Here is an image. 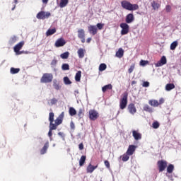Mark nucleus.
Listing matches in <instances>:
<instances>
[{
	"mask_svg": "<svg viewBox=\"0 0 181 181\" xmlns=\"http://www.w3.org/2000/svg\"><path fill=\"white\" fill-rule=\"evenodd\" d=\"M49 130L48 132V136L50 141H53V131L57 129L56 128V126L53 124V122H54V114H49Z\"/></svg>",
	"mask_w": 181,
	"mask_h": 181,
	"instance_id": "nucleus-1",
	"label": "nucleus"
},
{
	"mask_svg": "<svg viewBox=\"0 0 181 181\" xmlns=\"http://www.w3.org/2000/svg\"><path fill=\"white\" fill-rule=\"evenodd\" d=\"M122 7L127 11H138L139 6L138 4H132L127 0H124L121 2Z\"/></svg>",
	"mask_w": 181,
	"mask_h": 181,
	"instance_id": "nucleus-2",
	"label": "nucleus"
},
{
	"mask_svg": "<svg viewBox=\"0 0 181 181\" xmlns=\"http://www.w3.org/2000/svg\"><path fill=\"white\" fill-rule=\"evenodd\" d=\"M52 81H53V74L52 73L43 74L40 78V83H52Z\"/></svg>",
	"mask_w": 181,
	"mask_h": 181,
	"instance_id": "nucleus-3",
	"label": "nucleus"
},
{
	"mask_svg": "<svg viewBox=\"0 0 181 181\" xmlns=\"http://www.w3.org/2000/svg\"><path fill=\"white\" fill-rule=\"evenodd\" d=\"M128 104V92H124L122 94V98L119 102V107L121 110H124L127 107V105Z\"/></svg>",
	"mask_w": 181,
	"mask_h": 181,
	"instance_id": "nucleus-4",
	"label": "nucleus"
},
{
	"mask_svg": "<svg viewBox=\"0 0 181 181\" xmlns=\"http://www.w3.org/2000/svg\"><path fill=\"white\" fill-rule=\"evenodd\" d=\"M165 103V98H161L159 99V101H158L157 100H150L148 101V104L151 106V107H159V105H162V104Z\"/></svg>",
	"mask_w": 181,
	"mask_h": 181,
	"instance_id": "nucleus-5",
	"label": "nucleus"
},
{
	"mask_svg": "<svg viewBox=\"0 0 181 181\" xmlns=\"http://www.w3.org/2000/svg\"><path fill=\"white\" fill-rule=\"evenodd\" d=\"M50 16H52V13H50V12L47 11H40L37 16L36 18L37 19H47L49 18H50Z\"/></svg>",
	"mask_w": 181,
	"mask_h": 181,
	"instance_id": "nucleus-6",
	"label": "nucleus"
},
{
	"mask_svg": "<svg viewBox=\"0 0 181 181\" xmlns=\"http://www.w3.org/2000/svg\"><path fill=\"white\" fill-rule=\"evenodd\" d=\"M159 172H163L168 168V162L165 160H160L157 162Z\"/></svg>",
	"mask_w": 181,
	"mask_h": 181,
	"instance_id": "nucleus-7",
	"label": "nucleus"
},
{
	"mask_svg": "<svg viewBox=\"0 0 181 181\" xmlns=\"http://www.w3.org/2000/svg\"><path fill=\"white\" fill-rule=\"evenodd\" d=\"M24 45H25V42L21 41L15 45V47H13V50L16 54H18V55L22 54V52H21V49L23 47Z\"/></svg>",
	"mask_w": 181,
	"mask_h": 181,
	"instance_id": "nucleus-8",
	"label": "nucleus"
},
{
	"mask_svg": "<svg viewBox=\"0 0 181 181\" xmlns=\"http://www.w3.org/2000/svg\"><path fill=\"white\" fill-rule=\"evenodd\" d=\"M120 28H122L121 35H128L129 32V25L127 23H122L120 24Z\"/></svg>",
	"mask_w": 181,
	"mask_h": 181,
	"instance_id": "nucleus-9",
	"label": "nucleus"
},
{
	"mask_svg": "<svg viewBox=\"0 0 181 181\" xmlns=\"http://www.w3.org/2000/svg\"><path fill=\"white\" fill-rule=\"evenodd\" d=\"M78 37L81 39L82 43H86V33L83 29L78 30Z\"/></svg>",
	"mask_w": 181,
	"mask_h": 181,
	"instance_id": "nucleus-10",
	"label": "nucleus"
},
{
	"mask_svg": "<svg viewBox=\"0 0 181 181\" xmlns=\"http://www.w3.org/2000/svg\"><path fill=\"white\" fill-rule=\"evenodd\" d=\"M66 45V40L64 38L61 37L55 42L54 46L55 47H63Z\"/></svg>",
	"mask_w": 181,
	"mask_h": 181,
	"instance_id": "nucleus-11",
	"label": "nucleus"
},
{
	"mask_svg": "<svg viewBox=\"0 0 181 181\" xmlns=\"http://www.w3.org/2000/svg\"><path fill=\"white\" fill-rule=\"evenodd\" d=\"M63 118H64V114H61L55 119V121H54L55 124L53 123V125H54V127H56L57 129V127H59V125H60V124H62V122H63Z\"/></svg>",
	"mask_w": 181,
	"mask_h": 181,
	"instance_id": "nucleus-12",
	"label": "nucleus"
},
{
	"mask_svg": "<svg viewBox=\"0 0 181 181\" xmlns=\"http://www.w3.org/2000/svg\"><path fill=\"white\" fill-rule=\"evenodd\" d=\"M166 63H168L166 57L163 56L160 58V60H159L156 64H155V66L156 67H161V66H164V64H166Z\"/></svg>",
	"mask_w": 181,
	"mask_h": 181,
	"instance_id": "nucleus-13",
	"label": "nucleus"
},
{
	"mask_svg": "<svg viewBox=\"0 0 181 181\" xmlns=\"http://www.w3.org/2000/svg\"><path fill=\"white\" fill-rule=\"evenodd\" d=\"M136 149V146L135 145H129L126 153H127V155H129V156H132Z\"/></svg>",
	"mask_w": 181,
	"mask_h": 181,
	"instance_id": "nucleus-14",
	"label": "nucleus"
},
{
	"mask_svg": "<svg viewBox=\"0 0 181 181\" xmlns=\"http://www.w3.org/2000/svg\"><path fill=\"white\" fill-rule=\"evenodd\" d=\"M133 138H134L135 141H139V139H142V134L136 130L132 131Z\"/></svg>",
	"mask_w": 181,
	"mask_h": 181,
	"instance_id": "nucleus-15",
	"label": "nucleus"
},
{
	"mask_svg": "<svg viewBox=\"0 0 181 181\" xmlns=\"http://www.w3.org/2000/svg\"><path fill=\"white\" fill-rule=\"evenodd\" d=\"M134 21H135V17H134L133 13H129L127 15L126 19H125L126 23H132Z\"/></svg>",
	"mask_w": 181,
	"mask_h": 181,
	"instance_id": "nucleus-16",
	"label": "nucleus"
},
{
	"mask_svg": "<svg viewBox=\"0 0 181 181\" xmlns=\"http://www.w3.org/2000/svg\"><path fill=\"white\" fill-rule=\"evenodd\" d=\"M98 168V165L94 166L90 163L88 167L86 168V172L87 173H93L95 169Z\"/></svg>",
	"mask_w": 181,
	"mask_h": 181,
	"instance_id": "nucleus-17",
	"label": "nucleus"
},
{
	"mask_svg": "<svg viewBox=\"0 0 181 181\" xmlns=\"http://www.w3.org/2000/svg\"><path fill=\"white\" fill-rule=\"evenodd\" d=\"M88 29L89 33H90L93 36L95 35H97V27H95V25H89L88 27Z\"/></svg>",
	"mask_w": 181,
	"mask_h": 181,
	"instance_id": "nucleus-18",
	"label": "nucleus"
},
{
	"mask_svg": "<svg viewBox=\"0 0 181 181\" xmlns=\"http://www.w3.org/2000/svg\"><path fill=\"white\" fill-rule=\"evenodd\" d=\"M128 110L130 114H135V112H136V107L134 103H130L128 105Z\"/></svg>",
	"mask_w": 181,
	"mask_h": 181,
	"instance_id": "nucleus-19",
	"label": "nucleus"
},
{
	"mask_svg": "<svg viewBox=\"0 0 181 181\" xmlns=\"http://www.w3.org/2000/svg\"><path fill=\"white\" fill-rule=\"evenodd\" d=\"M77 53L79 59H83L84 57V54H86V49L79 48L77 51Z\"/></svg>",
	"mask_w": 181,
	"mask_h": 181,
	"instance_id": "nucleus-20",
	"label": "nucleus"
},
{
	"mask_svg": "<svg viewBox=\"0 0 181 181\" xmlns=\"http://www.w3.org/2000/svg\"><path fill=\"white\" fill-rule=\"evenodd\" d=\"M47 149H49V141H47L42 148L40 150L41 155H45L46 152H47Z\"/></svg>",
	"mask_w": 181,
	"mask_h": 181,
	"instance_id": "nucleus-21",
	"label": "nucleus"
},
{
	"mask_svg": "<svg viewBox=\"0 0 181 181\" xmlns=\"http://www.w3.org/2000/svg\"><path fill=\"white\" fill-rule=\"evenodd\" d=\"M151 5L153 9V11H158L160 8V4L155 1H153L151 3Z\"/></svg>",
	"mask_w": 181,
	"mask_h": 181,
	"instance_id": "nucleus-22",
	"label": "nucleus"
},
{
	"mask_svg": "<svg viewBox=\"0 0 181 181\" xmlns=\"http://www.w3.org/2000/svg\"><path fill=\"white\" fill-rule=\"evenodd\" d=\"M57 103H59V100L56 98H52L49 100L48 105L52 107L53 105H57Z\"/></svg>",
	"mask_w": 181,
	"mask_h": 181,
	"instance_id": "nucleus-23",
	"label": "nucleus"
},
{
	"mask_svg": "<svg viewBox=\"0 0 181 181\" xmlns=\"http://www.w3.org/2000/svg\"><path fill=\"white\" fill-rule=\"evenodd\" d=\"M53 87L57 90H59L62 88V86H60V83H59L56 79L53 81Z\"/></svg>",
	"mask_w": 181,
	"mask_h": 181,
	"instance_id": "nucleus-24",
	"label": "nucleus"
},
{
	"mask_svg": "<svg viewBox=\"0 0 181 181\" xmlns=\"http://www.w3.org/2000/svg\"><path fill=\"white\" fill-rule=\"evenodd\" d=\"M124 56V49L122 48H119L118 51L116 52V57L121 59Z\"/></svg>",
	"mask_w": 181,
	"mask_h": 181,
	"instance_id": "nucleus-25",
	"label": "nucleus"
},
{
	"mask_svg": "<svg viewBox=\"0 0 181 181\" xmlns=\"http://www.w3.org/2000/svg\"><path fill=\"white\" fill-rule=\"evenodd\" d=\"M173 170H175V165L173 164H169L167 167V173H173Z\"/></svg>",
	"mask_w": 181,
	"mask_h": 181,
	"instance_id": "nucleus-26",
	"label": "nucleus"
},
{
	"mask_svg": "<svg viewBox=\"0 0 181 181\" xmlns=\"http://www.w3.org/2000/svg\"><path fill=\"white\" fill-rule=\"evenodd\" d=\"M69 4V0H61L59 2L60 8H66Z\"/></svg>",
	"mask_w": 181,
	"mask_h": 181,
	"instance_id": "nucleus-27",
	"label": "nucleus"
},
{
	"mask_svg": "<svg viewBox=\"0 0 181 181\" xmlns=\"http://www.w3.org/2000/svg\"><path fill=\"white\" fill-rule=\"evenodd\" d=\"M108 90H112V84L105 85V86H103L102 88L103 93H105V91H107Z\"/></svg>",
	"mask_w": 181,
	"mask_h": 181,
	"instance_id": "nucleus-28",
	"label": "nucleus"
},
{
	"mask_svg": "<svg viewBox=\"0 0 181 181\" xmlns=\"http://www.w3.org/2000/svg\"><path fill=\"white\" fill-rule=\"evenodd\" d=\"M55 33H56V28H52V29L49 28L46 32V36H52V35H54Z\"/></svg>",
	"mask_w": 181,
	"mask_h": 181,
	"instance_id": "nucleus-29",
	"label": "nucleus"
},
{
	"mask_svg": "<svg viewBox=\"0 0 181 181\" xmlns=\"http://www.w3.org/2000/svg\"><path fill=\"white\" fill-rule=\"evenodd\" d=\"M86 159L87 157L86 156H82L79 160V166H84V163H86Z\"/></svg>",
	"mask_w": 181,
	"mask_h": 181,
	"instance_id": "nucleus-30",
	"label": "nucleus"
},
{
	"mask_svg": "<svg viewBox=\"0 0 181 181\" xmlns=\"http://www.w3.org/2000/svg\"><path fill=\"white\" fill-rule=\"evenodd\" d=\"M175 84L174 83H168L165 86V90L166 91H170V90H173L175 88Z\"/></svg>",
	"mask_w": 181,
	"mask_h": 181,
	"instance_id": "nucleus-31",
	"label": "nucleus"
},
{
	"mask_svg": "<svg viewBox=\"0 0 181 181\" xmlns=\"http://www.w3.org/2000/svg\"><path fill=\"white\" fill-rule=\"evenodd\" d=\"M19 71H21V69L19 68H11L10 69V73L11 74H18V73H19Z\"/></svg>",
	"mask_w": 181,
	"mask_h": 181,
	"instance_id": "nucleus-32",
	"label": "nucleus"
},
{
	"mask_svg": "<svg viewBox=\"0 0 181 181\" xmlns=\"http://www.w3.org/2000/svg\"><path fill=\"white\" fill-rule=\"evenodd\" d=\"M76 81H80L81 80V71H78L75 76Z\"/></svg>",
	"mask_w": 181,
	"mask_h": 181,
	"instance_id": "nucleus-33",
	"label": "nucleus"
},
{
	"mask_svg": "<svg viewBox=\"0 0 181 181\" xmlns=\"http://www.w3.org/2000/svg\"><path fill=\"white\" fill-rule=\"evenodd\" d=\"M69 56H70V52H66L61 54L60 57H61V59H69Z\"/></svg>",
	"mask_w": 181,
	"mask_h": 181,
	"instance_id": "nucleus-34",
	"label": "nucleus"
},
{
	"mask_svg": "<svg viewBox=\"0 0 181 181\" xmlns=\"http://www.w3.org/2000/svg\"><path fill=\"white\" fill-rule=\"evenodd\" d=\"M122 160H123V162H127V160H129V154H128L127 153H124Z\"/></svg>",
	"mask_w": 181,
	"mask_h": 181,
	"instance_id": "nucleus-35",
	"label": "nucleus"
},
{
	"mask_svg": "<svg viewBox=\"0 0 181 181\" xmlns=\"http://www.w3.org/2000/svg\"><path fill=\"white\" fill-rule=\"evenodd\" d=\"M177 41H174L173 43H171L170 49V50H175V49H176V47H177Z\"/></svg>",
	"mask_w": 181,
	"mask_h": 181,
	"instance_id": "nucleus-36",
	"label": "nucleus"
},
{
	"mask_svg": "<svg viewBox=\"0 0 181 181\" xmlns=\"http://www.w3.org/2000/svg\"><path fill=\"white\" fill-rule=\"evenodd\" d=\"M89 118L92 121H95V119H97V118H98V115H97V114H90L89 115Z\"/></svg>",
	"mask_w": 181,
	"mask_h": 181,
	"instance_id": "nucleus-37",
	"label": "nucleus"
},
{
	"mask_svg": "<svg viewBox=\"0 0 181 181\" xmlns=\"http://www.w3.org/2000/svg\"><path fill=\"white\" fill-rule=\"evenodd\" d=\"M107 69V64H100L99 66V71H104V70H106Z\"/></svg>",
	"mask_w": 181,
	"mask_h": 181,
	"instance_id": "nucleus-38",
	"label": "nucleus"
},
{
	"mask_svg": "<svg viewBox=\"0 0 181 181\" xmlns=\"http://www.w3.org/2000/svg\"><path fill=\"white\" fill-rule=\"evenodd\" d=\"M64 83L66 86H69L71 84V81H70V78H69L67 76L64 77Z\"/></svg>",
	"mask_w": 181,
	"mask_h": 181,
	"instance_id": "nucleus-39",
	"label": "nucleus"
},
{
	"mask_svg": "<svg viewBox=\"0 0 181 181\" xmlns=\"http://www.w3.org/2000/svg\"><path fill=\"white\" fill-rule=\"evenodd\" d=\"M144 110L146 111L147 112H152V107L148 105H144Z\"/></svg>",
	"mask_w": 181,
	"mask_h": 181,
	"instance_id": "nucleus-40",
	"label": "nucleus"
},
{
	"mask_svg": "<svg viewBox=\"0 0 181 181\" xmlns=\"http://www.w3.org/2000/svg\"><path fill=\"white\" fill-rule=\"evenodd\" d=\"M62 69L64 71L70 70V66L69 64H63L62 66Z\"/></svg>",
	"mask_w": 181,
	"mask_h": 181,
	"instance_id": "nucleus-41",
	"label": "nucleus"
},
{
	"mask_svg": "<svg viewBox=\"0 0 181 181\" xmlns=\"http://www.w3.org/2000/svg\"><path fill=\"white\" fill-rule=\"evenodd\" d=\"M134 70H135V64H132L130 67L128 69L129 74H131V73H132Z\"/></svg>",
	"mask_w": 181,
	"mask_h": 181,
	"instance_id": "nucleus-42",
	"label": "nucleus"
},
{
	"mask_svg": "<svg viewBox=\"0 0 181 181\" xmlns=\"http://www.w3.org/2000/svg\"><path fill=\"white\" fill-rule=\"evenodd\" d=\"M152 127L154 129H158V128L160 127V124H159V122H154L153 124H152Z\"/></svg>",
	"mask_w": 181,
	"mask_h": 181,
	"instance_id": "nucleus-43",
	"label": "nucleus"
},
{
	"mask_svg": "<svg viewBox=\"0 0 181 181\" xmlns=\"http://www.w3.org/2000/svg\"><path fill=\"white\" fill-rule=\"evenodd\" d=\"M146 64H149V61L141 60L140 66H146Z\"/></svg>",
	"mask_w": 181,
	"mask_h": 181,
	"instance_id": "nucleus-44",
	"label": "nucleus"
},
{
	"mask_svg": "<svg viewBox=\"0 0 181 181\" xmlns=\"http://www.w3.org/2000/svg\"><path fill=\"white\" fill-rule=\"evenodd\" d=\"M69 114H77V112L76 111V109H74V107H69Z\"/></svg>",
	"mask_w": 181,
	"mask_h": 181,
	"instance_id": "nucleus-45",
	"label": "nucleus"
},
{
	"mask_svg": "<svg viewBox=\"0 0 181 181\" xmlns=\"http://www.w3.org/2000/svg\"><path fill=\"white\" fill-rule=\"evenodd\" d=\"M16 40H17L16 37H11V40H10V43H11V45H13V43H16Z\"/></svg>",
	"mask_w": 181,
	"mask_h": 181,
	"instance_id": "nucleus-46",
	"label": "nucleus"
},
{
	"mask_svg": "<svg viewBox=\"0 0 181 181\" xmlns=\"http://www.w3.org/2000/svg\"><path fill=\"white\" fill-rule=\"evenodd\" d=\"M170 11H172V7L170 6V5H167L165 6V11L167 13H169V12H170Z\"/></svg>",
	"mask_w": 181,
	"mask_h": 181,
	"instance_id": "nucleus-47",
	"label": "nucleus"
},
{
	"mask_svg": "<svg viewBox=\"0 0 181 181\" xmlns=\"http://www.w3.org/2000/svg\"><path fill=\"white\" fill-rule=\"evenodd\" d=\"M96 26H97L98 29H99V30H101V29H103V28H104V24L99 23L96 25Z\"/></svg>",
	"mask_w": 181,
	"mask_h": 181,
	"instance_id": "nucleus-48",
	"label": "nucleus"
},
{
	"mask_svg": "<svg viewBox=\"0 0 181 181\" xmlns=\"http://www.w3.org/2000/svg\"><path fill=\"white\" fill-rule=\"evenodd\" d=\"M70 128L71 129H73V130L76 129V126L74 124V122H73V121H71L70 123Z\"/></svg>",
	"mask_w": 181,
	"mask_h": 181,
	"instance_id": "nucleus-49",
	"label": "nucleus"
},
{
	"mask_svg": "<svg viewBox=\"0 0 181 181\" xmlns=\"http://www.w3.org/2000/svg\"><path fill=\"white\" fill-rule=\"evenodd\" d=\"M104 163H105V165L106 166V168L107 169H110V162L108 160H105Z\"/></svg>",
	"mask_w": 181,
	"mask_h": 181,
	"instance_id": "nucleus-50",
	"label": "nucleus"
},
{
	"mask_svg": "<svg viewBox=\"0 0 181 181\" xmlns=\"http://www.w3.org/2000/svg\"><path fill=\"white\" fill-rule=\"evenodd\" d=\"M149 86V82L148 81H144L142 83V87H148Z\"/></svg>",
	"mask_w": 181,
	"mask_h": 181,
	"instance_id": "nucleus-51",
	"label": "nucleus"
},
{
	"mask_svg": "<svg viewBox=\"0 0 181 181\" xmlns=\"http://www.w3.org/2000/svg\"><path fill=\"white\" fill-rule=\"evenodd\" d=\"M78 148H79L80 151H83V149H84V144H83V143H81L78 145Z\"/></svg>",
	"mask_w": 181,
	"mask_h": 181,
	"instance_id": "nucleus-52",
	"label": "nucleus"
},
{
	"mask_svg": "<svg viewBox=\"0 0 181 181\" xmlns=\"http://www.w3.org/2000/svg\"><path fill=\"white\" fill-rule=\"evenodd\" d=\"M52 66H56L57 64V60L53 59L51 62Z\"/></svg>",
	"mask_w": 181,
	"mask_h": 181,
	"instance_id": "nucleus-53",
	"label": "nucleus"
},
{
	"mask_svg": "<svg viewBox=\"0 0 181 181\" xmlns=\"http://www.w3.org/2000/svg\"><path fill=\"white\" fill-rule=\"evenodd\" d=\"M58 135L62 138V139H64V134L63 132H59Z\"/></svg>",
	"mask_w": 181,
	"mask_h": 181,
	"instance_id": "nucleus-54",
	"label": "nucleus"
},
{
	"mask_svg": "<svg viewBox=\"0 0 181 181\" xmlns=\"http://www.w3.org/2000/svg\"><path fill=\"white\" fill-rule=\"evenodd\" d=\"M84 112V108L81 107L78 111V114H83Z\"/></svg>",
	"mask_w": 181,
	"mask_h": 181,
	"instance_id": "nucleus-55",
	"label": "nucleus"
},
{
	"mask_svg": "<svg viewBox=\"0 0 181 181\" xmlns=\"http://www.w3.org/2000/svg\"><path fill=\"white\" fill-rule=\"evenodd\" d=\"M89 114H97V111L94 110H90L89 111Z\"/></svg>",
	"mask_w": 181,
	"mask_h": 181,
	"instance_id": "nucleus-56",
	"label": "nucleus"
},
{
	"mask_svg": "<svg viewBox=\"0 0 181 181\" xmlns=\"http://www.w3.org/2000/svg\"><path fill=\"white\" fill-rule=\"evenodd\" d=\"M43 4H47L49 0H42Z\"/></svg>",
	"mask_w": 181,
	"mask_h": 181,
	"instance_id": "nucleus-57",
	"label": "nucleus"
},
{
	"mask_svg": "<svg viewBox=\"0 0 181 181\" xmlns=\"http://www.w3.org/2000/svg\"><path fill=\"white\" fill-rule=\"evenodd\" d=\"M135 84H136V81H132V86H134Z\"/></svg>",
	"mask_w": 181,
	"mask_h": 181,
	"instance_id": "nucleus-58",
	"label": "nucleus"
},
{
	"mask_svg": "<svg viewBox=\"0 0 181 181\" xmlns=\"http://www.w3.org/2000/svg\"><path fill=\"white\" fill-rule=\"evenodd\" d=\"M86 42L87 43H90V42H91V38H88Z\"/></svg>",
	"mask_w": 181,
	"mask_h": 181,
	"instance_id": "nucleus-59",
	"label": "nucleus"
},
{
	"mask_svg": "<svg viewBox=\"0 0 181 181\" xmlns=\"http://www.w3.org/2000/svg\"><path fill=\"white\" fill-rule=\"evenodd\" d=\"M15 4H18V0H15Z\"/></svg>",
	"mask_w": 181,
	"mask_h": 181,
	"instance_id": "nucleus-60",
	"label": "nucleus"
},
{
	"mask_svg": "<svg viewBox=\"0 0 181 181\" xmlns=\"http://www.w3.org/2000/svg\"><path fill=\"white\" fill-rule=\"evenodd\" d=\"M73 115H76L75 114H71V116L73 117Z\"/></svg>",
	"mask_w": 181,
	"mask_h": 181,
	"instance_id": "nucleus-61",
	"label": "nucleus"
},
{
	"mask_svg": "<svg viewBox=\"0 0 181 181\" xmlns=\"http://www.w3.org/2000/svg\"><path fill=\"white\" fill-rule=\"evenodd\" d=\"M13 9H15V6L12 8V11H13Z\"/></svg>",
	"mask_w": 181,
	"mask_h": 181,
	"instance_id": "nucleus-62",
	"label": "nucleus"
},
{
	"mask_svg": "<svg viewBox=\"0 0 181 181\" xmlns=\"http://www.w3.org/2000/svg\"><path fill=\"white\" fill-rule=\"evenodd\" d=\"M62 114H64V112H62Z\"/></svg>",
	"mask_w": 181,
	"mask_h": 181,
	"instance_id": "nucleus-63",
	"label": "nucleus"
},
{
	"mask_svg": "<svg viewBox=\"0 0 181 181\" xmlns=\"http://www.w3.org/2000/svg\"><path fill=\"white\" fill-rule=\"evenodd\" d=\"M49 114H53V112H50Z\"/></svg>",
	"mask_w": 181,
	"mask_h": 181,
	"instance_id": "nucleus-64",
	"label": "nucleus"
}]
</instances>
